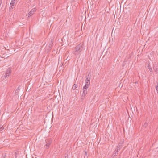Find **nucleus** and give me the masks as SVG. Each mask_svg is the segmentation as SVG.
I'll use <instances>...</instances> for the list:
<instances>
[{
  "instance_id": "aec40b11",
  "label": "nucleus",
  "mask_w": 158,
  "mask_h": 158,
  "mask_svg": "<svg viewBox=\"0 0 158 158\" xmlns=\"http://www.w3.org/2000/svg\"><path fill=\"white\" fill-rule=\"evenodd\" d=\"M65 158H68V155L65 156Z\"/></svg>"
},
{
  "instance_id": "6ab92c4d",
  "label": "nucleus",
  "mask_w": 158,
  "mask_h": 158,
  "mask_svg": "<svg viewBox=\"0 0 158 158\" xmlns=\"http://www.w3.org/2000/svg\"><path fill=\"white\" fill-rule=\"evenodd\" d=\"M156 90L157 91V94H158V86H156Z\"/></svg>"
},
{
  "instance_id": "20e7f679",
  "label": "nucleus",
  "mask_w": 158,
  "mask_h": 158,
  "mask_svg": "<svg viewBox=\"0 0 158 158\" xmlns=\"http://www.w3.org/2000/svg\"><path fill=\"white\" fill-rule=\"evenodd\" d=\"M36 8H34L32 9L30 12L28 13L27 16L28 17H31L36 11Z\"/></svg>"
},
{
  "instance_id": "f8f14e48",
  "label": "nucleus",
  "mask_w": 158,
  "mask_h": 158,
  "mask_svg": "<svg viewBox=\"0 0 158 158\" xmlns=\"http://www.w3.org/2000/svg\"><path fill=\"white\" fill-rule=\"evenodd\" d=\"M89 86L88 85H85L83 87V89H87L88 88Z\"/></svg>"
},
{
  "instance_id": "f257e3e1",
  "label": "nucleus",
  "mask_w": 158,
  "mask_h": 158,
  "mask_svg": "<svg viewBox=\"0 0 158 158\" xmlns=\"http://www.w3.org/2000/svg\"><path fill=\"white\" fill-rule=\"evenodd\" d=\"M84 45L83 44H80L77 46L75 48V50L74 54L75 55H77L78 54H81V52L84 48Z\"/></svg>"
},
{
  "instance_id": "2eb2a0df",
  "label": "nucleus",
  "mask_w": 158,
  "mask_h": 158,
  "mask_svg": "<svg viewBox=\"0 0 158 158\" xmlns=\"http://www.w3.org/2000/svg\"><path fill=\"white\" fill-rule=\"evenodd\" d=\"M85 85H87L88 86H89L90 85V82H87V81H85Z\"/></svg>"
},
{
  "instance_id": "f03ea898",
  "label": "nucleus",
  "mask_w": 158,
  "mask_h": 158,
  "mask_svg": "<svg viewBox=\"0 0 158 158\" xmlns=\"http://www.w3.org/2000/svg\"><path fill=\"white\" fill-rule=\"evenodd\" d=\"M11 72L12 70L11 68H9L6 72L5 75L2 77V79L3 80H4L6 78L8 77L11 74Z\"/></svg>"
},
{
  "instance_id": "b1692460",
  "label": "nucleus",
  "mask_w": 158,
  "mask_h": 158,
  "mask_svg": "<svg viewBox=\"0 0 158 158\" xmlns=\"http://www.w3.org/2000/svg\"><path fill=\"white\" fill-rule=\"evenodd\" d=\"M2 158H5V156H2Z\"/></svg>"
},
{
  "instance_id": "39448f33",
  "label": "nucleus",
  "mask_w": 158,
  "mask_h": 158,
  "mask_svg": "<svg viewBox=\"0 0 158 158\" xmlns=\"http://www.w3.org/2000/svg\"><path fill=\"white\" fill-rule=\"evenodd\" d=\"M87 94V89H83V95L85 96Z\"/></svg>"
},
{
  "instance_id": "7ed1b4c3",
  "label": "nucleus",
  "mask_w": 158,
  "mask_h": 158,
  "mask_svg": "<svg viewBox=\"0 0 158 158\" xmlns=\"http://www.w3.org/2000/svg\"><path fill=\"white\" fill-rule=\"evenodd\" d=\"M52 140L51 139H48L45 140V142L46 143L45 146L47 148H48L52 143Z\"/></svg>"
},
{
  "instance_id": "f3484780",
  "label": "nucleus",
  "mask_w": 158,
  "mask_h": 158,
  "mask_svg": "<svg viewBox=\"0 0 158 158\" xmlns=\"http://www.w3.org/2000/svg\"><path fill=\"white\" fill-rule=\"evenodd\" d=\"M91 75L90 73H89L87 76H86V77H90V79H91Z\"/></svg>"
},
{
  "instance_id": "1a4fd4ad",
  "label": "nucleus",
  "mask_w": 158,
  "mask_h": 158,
  "mask_svg": "<svg viewBox=\"0 0 158 158\" xmlns=\"http://www.w3.org/2000/svg\"><path fill=\"white\" fill-rule=\"evenodd\" d=\"M15 1V0H12L11 1L10 5L12 6H14Z\"/></svg>"
},
{
  "instance_id": "4be33fe9",
  "label": "nucleus",
  "mask_w": 158,
  "mask_h": 158,
  "mask_svg": "<svg viewBox=\"0 0 158 158\" xmlns=\"http://www.w3.org/2000/svg\"><path fill=\"white\" fill-rule=\"evenodd\" d=\"M12 6H10V9H13V7Z\"/></svg>"
},
{
  "instance_id": "423d86ee",
  "label": "nucleus",
  "mask_w": 158,
  "mask_h": 158,
  "mask_svg": "<svg viewBox=\"0 0 158 158\" xmlns=\"http://www.w3.org/2000/svg\"><path fill=\"white\" fill-rule=\"evenodd\" d=\"M118 148H121L123 147V143H119L118 145L117 146Z\"/></svg>"
},
{
  "instance_id": "dca6fc26",
  "label": "nucleus",
  "mask_w": 158,
  "mask_h": 158,
  "mask_svg": "<svg viewBox=\"0 0 158 158\" xmlns=\"http://www.w3.org/2000/svg\"><path fill=\"white\" fill-rule=\"evenodd\" d=\"M4 128H3V127L2 125H0V131H2L3 129Z\"/></svg>"
},
{
  "instance_id": "5701e85b",
  "label": "nucleus",
  "mask_w": 158,
  "mask_h": 158,
  "mask_svg": "<svg viewBox=\"0 0 158 158\" xmlns=\"http://www.w3.org/2000/svg\"><path fill=\"white\" fill-rule=\"evenodd\" d=\"M17 154L16 153H15V156L16 158V157H17Z\"/></svg>"
},
{
  "instance_id": "393cba45",
  "label": "nucleus",
  "mask_w": 158,
  "mask_h": 158,
  "mask_svg": "<svg viewBox=\"0 0 158 158\" xmlns=\"http://www.w3.org/2000/svg\"><path fill=\"white\" fill-rule=\"evenodd\" d=\"M146 125V123H145L144 124V126H145V125Z\"/></svg>"
},
{
  "instance_id": "6e6552de",
  "label": "nucleus",
  "mask_w": 158,
  "mask_h": 158,
  "mask_svg": "<svg viewBox=\"0 0 158 158\" xmlns=\"http://www.w3.org/2000/svg\"><path fill=\"white\" fill-rule=\"evenodd\" d=\"M20 86H19L17 88V89L16 90L15 93L16 94H18L19 91L20 90Z\"/></svg>"
},
{
  "instance_id": "9d476101",
  "label": "nucleus",
  "mask_w": 158,
  "mask_h": 158,
  "mask_svg": "<svg viewBox=\"0 0 158 158\" xmlns=\"http://www.w3.org/2000/svg\"><path fill=\"white\" fill-rule=\"evenodd\" d=\"M118 153V152L116 151L115 150L113 154V156L114 157L115 156H116Z\"/></svg>"
},
{
  "instance_id": "a211bd4d",
  "label": "nucleus",
  "mask_w": 158,
  "mask_h": 158,
  "mask_svg": "<svg viewBox=\"0 0 158 158\" xmlns=\"http://www.w3.org/2000/svg\"><path fill=\"white\" fill-rule=\"evenodd\" d=\"M121 149V148H118V147H117V148H116L115 150L118 152V151L120 150Z\"/></svg>"
},
{
  "instance_id": "0eeeda50",
  "label": "nucleus",
  "mask_w": 158,
  "mask_h": 158,
  "mask_svg": "<svg viewBox=\"0 0 158 158\" xmlns=\"http://www.w3.org/2000/svg\"><path fill=\"white\" fill-rule=\"evenodd\" d=\"M77 85L76 84H75L72 87V89L73 90H75L76 89L77 87Z\"/></svg>"
},
{
  "instance_id": "ddd939ff",
  "label": "nucleus",
  "mask_w": 158,
  "mask_h": 158,
  "mask_svg": "<svg viewBox=\"0 0 158 158\" xmlns=\"http://www.w3.org/2000/svg\"><path fill=\"white\" fill-rule=\"evenodd\" d=\"M87 152H85V156H84V158H88V156H87Z\"/></svg>"
},
{
  "instance_id": "412c9836",
  "label": "nucleus",
  "mask_w": 158,
  "mask_h": 158,
  "mask_svg": "<svg viewBox=\"0 0 158 158\" xmlns=\"http://www.w3.org/2000/svg\"><path fill=\"white\" fill-rule=\"evenodd\" d=\"M2 0H0V5L1 6V4L2 3Z\"/></svg>"
},
{
  "instance_id": "4468645a",
  "label": "nucleus",
  "mask_w": 158,
  "mask_h": 158,
  "mask_svg": "<svg viewBox=\"0 0 158 158\" xmlns=\"http://www.w3.org/2000/svg\"><path fill=\"white\" fill-rule=\"evenodd\" d=\"M90 77H86V79L85 81H87V82H89L90 80Z\"/></svg>"
},
{
  "instance_id": "9b49d317",
  "label": "nucleus",
  "mask_w": 158,
  "mask_h": 158,
  "mask_svg": "<svg viewBox=\"0 0 158 158\" xmlns=\"http://www.w3.org/2000/svg\"><path fill=\"white\" fill-rule=\"evenodd\" d=\"M148 67L149 69L150 72L152 73V69L151 66L149 65H148Z\"/></svg>"
}]
</instances>
